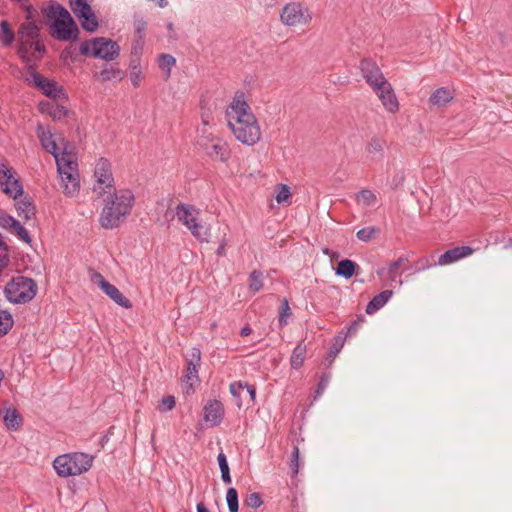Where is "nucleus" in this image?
Returning <instances> with one entry per match:
<instances>
[{
	"mask_svg": "<svg viewBox=\"0 0 512 512\" xmlns=\"http://www.w3.org/2000/svg\"><path fill=\"white\" fill-rule=\"evenodd\" d=\"M105 206L101 212L99 222L105 229H113L120 225L121 221L130 214L134 195L129 189H120L112 193V196L102 197Z\"/></svg>",
	"mask_w": 512,
	"mask_h": 512,
	"instance_id": "obj_1",
	"label": "nucleus"
},
{
	"mask_svg": "<svg viewBox=\"0 0 512 512\" xmlns=\"http://www.w3.org/2000/svg\"><path fill=\"white\" fill-rule=\"evenodd\" d=\"M47 18L51 21V35L60 41L77 38L79 29L70 13L63 6L51 5L47 10Z\"/></svg>",
	"mask_w": 512,
	"mask_h": 512,
	"instance_id": "obj_2",
	"label": "nucleus"
},
{
	"mask_svg": "<svg viewBox=\"0 0 512 512\" xmlns=\"http://www.w3.org/2000/svg\"><path fill=\"white\" fill-rule=\"evenodd\" d=\"M93 463V457L82 452L59 455L53 461V468L58 476L66 478L87 472Z\"/></svg>",
	"mask_w": 512,
	"mask_h": 512,
	"instance_id": "obj_3",
	"label": "nucleus"
},
{
	"mask_svg": "<svg viewBox=\"0 0 512 512\" xmlns=\"http://www.w3.org/2000/svg\"><path fill=\"white\" fill-rule=\"evenodd\" d=\"M57 171L61 180V188L65 195L75 196L80 190L79 173L75 156L64 152V157L57 158Z\"/></svg>",
	"mask_w": 512,
	"mask_h": 512,
	"instance_id": "obj_4",
	"label": "nucleus"
},
{
	"mask_svg": "<svg viewBox=\"0 0 512 512\" xmlns=\"http://www.w3.org/2000/svg\"><path fill=\"white\" fill-rule=\"evenodd\" d=\"M36 293V282L25 276L12 278L4 289L6 299L13 304L28 303L36 296Z\"/></svg>",
	"mask_w": 512,
	"mask_h": 512,
	"instance_id": "obj_5",
	"label": "nucleus"
},
{
	"mask_svg": "<svg viewBox=\"0 0 512 512\" xmlns=\"http://www.w3.org/2000/svg\"><path fill=\"white\" fill-rule=\"evenodd\" d=\"M178 221L201 242L208 241L209 229L198 222L199 210L193 205L181 203L175 209Z\"/></svg>",
	"mask_w": 512,
	"mask_h": 512,
	"instance_id": "obj_6",
	"label": "nucleus"
},
{
	"mask_svg": "<svg viewBox=\"0 0 512 512\" xmlns=\"http://www.w3.org/2000/svg\"><path fill=\"white\" fill-rule=\"evenodd\" d=\"M93 192L97 197L112 196L116 192L111 164L107 159L100 158L94 169Z\"/></svg>",
	"mask_w": 512,
	"mask_h": 512,
	"instance_id": "obj_7",
	"label": "nucleus"
},
{
	"mask_svg": "<svg viewBox=\"0 0 512 512\" xmlns=\"http://www.w3.org/2000/svg\"><path fill=\"white\" fill-rule=\"evenodd\" d=\"M280 21L287 27L306 26L312 21V12L302 3L292 1L281 9Z\"/></svg>",
	"mask_w": 512,
	"mask_h": 512,
	"instance_id": "obj_8",
	"label": "nucleus"
},
{
	"mask_svg": "<svg viewBox=\"0 0 512 512\" xmlns=\"http://www.w3.org/2000/svg\"><path fill=\"white\" fill-rule=\"evenodd\" d=\"M248 118V120L240 125L234 124V127L230 130L238 141L252 146L260 140L261 130L254 114L248 115Z\"/></svg>",
	"mask_w": 512,
	"mask_h": 512,
	"instance_id": "obj_9",
	"label": "nucleus"
},
{
	"mask_svg": "<svg viewBox=\"0 0 512 512\" xmlns=\"http://www.w3.org/2000/svg\"><path fill=\"white\" fill-rule=\"evenodd\" d=\"M0 186L2 191L14 200L21 197L24 192L16 171L4 161H0Z\"/></svg>",
	"mask_w": 512,
	"mask_h": 512,
	"instance_id": "obj_10",
	"label": "nucleus"
},
{
	"mask_svg": "<svg viewBox=\"0 0 512 512\" xmlns=\"http://www.w3.org/2000/svg\"><path fill=\"white\" fill-rule=\"evenodd\" d=\"M199 145L204 149L206 155L214 161L226 162L231 156L229 145L210 135H200Z\"/></svg>",
	"mask_w": 512,
	"mask_h": 512,
	"instance_id": "obj_11",
	"label": "nucleus"
},
{
	"mask_svg": "<svg viewBox=\"0 0 512 512\" xmlns=\"http://www.w3.org/2000/svg\"><path fill=\"white\" fill-rule=\"evenodd\" d=\"M252 111L248 103L244 99L243 93H237L230 105L226 109V119L228 127L231 129L234 124H242L248 120V115H252Z\"/></svg>",
	"mask_w": 512,
	"mask_h": 512,
	"instance_id": "obj_12",
	"label": "nucleus"
},
{
	"mask_svg": "<svg viewBox=\"0 0 512 512\" xmlns=\"http://www.w3.org/2000/svg\"><path fill=\"white\" fill-rule=\"evenodd\" d=\"M201 361V352L198 348H192L186 358V369L183 376V389L187 394L193 393L194 384L199 382L198 368Z\"/></svg>",
	"mask_w": 512,
	"mask_h": 512,
	"instance_id": "obj_13",
	"label": "nucleus"
},
{
	"mask_svg": "<svg viewBox=\"0 0 512 512\" xmlns=\"http://www.w3.org/2000/svg\"><path fill=\"white\" fill-rule=\"evenodd\" d=\"M72 12L81 21L84 30L94 32L98 27V21L87 0H69Z\"/></svg>",
	"mask_w": 512,
	"mask_h": 512,
	"instance_id": "obj_14",
	"label": "nucleus"
},
{
	"mask_svg": "<svg viewBox=\"0 0 512 512\" xmlns=\"http://www.w3.org/2000/svg\"><path fill=\"white\" fill-rule=\"evenodd\" d=\"M37 136L40 140V143L45 151L52 154L57 162V158L64 157V152L66 151L65 147H61L64 145V139L59 137L58 139L50 130H46L43 125H38L36 129Z\"/></svg>",
	"mask_w": 512,
	"mask_h": 512,
	"instance_id": "obj_15",
	"label": "nucleus"
},
{
	"mask_svg": "<svg viewBox=\"0 0 512 512\" xmlns=\"http://www.w3.org/2000/svg\"><path fill=\"white\" fill-rule=\"evenodd\" d=\"M27 21L22 23L18 30V37L20 39L19 54L21 58H25V54L28 52L27 43L30 40L37 39L39 36V28L37 24L32 20V11L27 9Z\"/></svg>",
	"mask_w": 512,
	"mask_h": 512,
	"instance_id": "obj_16",
	"label": "nucleus"
},
{
	"mask_svg": "<svg viewBox=\"0 0 512 512\" xmlns=\"http://www.w3.org/2000/svg\"><path fill=\"white\" fill-rule=\"evenodd\" d=\"M92 281L96 283L99 288L119 306L126 309L132 307L130 300L127 299L116 286L109 283L100 273L94 272L92 275Z\"/></svg>",
	"mask_w": 512,
	"mask_h": 512,
	"instance_id": "obj_17",
	"label": "nucleus"
},
{
	"mask_svg": "<svg viewBox=\"0 0 512 512\" xmlns=\"http://www.w3.org/2000/svg\"><path fill=\"white\" fill-rule=\"evenodd\" d=\"M119 46L116 42L106 38L92 40V54L94 57L112 61L119 55Z\"/></svg>",
	"mask_w": 512,
	"mask_h": 512,
	"instance_id": "obj_18",
	"label": "nucleus"
},
{
	"mask_svg": "<svg viewBox=\"0 0 512 512\" xmlns=\"http://www.w3.org/2000/svg\"><path fill=\"white\" fill-rule=\"evenodd\" d=\"M360 71L372 89L387 81L376 62L370 58L361 60Z\"/></svg>",
	"mask_w": 512,
	"mask_h": 512,
	"instance_id": "obj_19",
	"label": "nucleus"
},
{
	"mask_svg": "<svg viewBox=\"0 0 512 512\" xmlns=\"http://www.w3.org/2000/svg\"><path fill=\"white\" fill-rule=\"evenodd\" d=\"M224 417L223 404L218 400H209L203 407V420L207 427L218 426Z\"/></svg>",
	"mask_w": 512,
	"mask_h": 512,
	"instance_id": "obj_20",
	"label": "nucleus"
},
{
	"mask_svg": "<svg viewBox=\"0 0 512 512\" xmlns=\"http://www.w3.org/2000/svg\"><path fill=\"white\" fill-rule=\"evenodd\" d=\"M373 91L376 93L388 112L395 113L398 110V100L394 94L391 84L388 81H385L383 84L373 88Z\"/></svg>",
	"mask_w": 512,
	"mask_h": 512,
	"instance_id": "obj_21",
	"label": "nucleus"
},
{
	"mask_svg": "<svg viewBox=\"0 0 512 512\" xmlns=\"http://www.w3.org/2000/svg\"><path fill=\"white\" fill-rule=\"evenodd\" d=\"M0 226L26 243L31 241L28 231L20 224V222L2 210H0Z\"/></svg>",
	"mask_w": 512,
	"mask_h": 512,
	"instance_id": "obj_22",
	"label": "nucleus"
},
{
	"mask_svg": "<svg viewBox=\"0 0 512 512\" xmlns=\"http://www.w3.org/2000/svg\"><path fill=\"white\" fill-rule=\"evenodd\" d=\"M34 84L39 87L43 94L52 99H65L66 95L62 86H59L54 81H49L42 78L38 73H32Z\"/></svg>",
	"mask_w": 512,
	"mask_h": 512,
	"instance_id": "obj_23",
	"label": "nucleus"
},
{
	"mask_svg": "<svg viewBox=\"0 0 512 512\" xmlns=\"http://www.w3.org/2000/svg\"><path fill=\"white\" fill-rule=\"evenodd\" d=\"M474 252L470 246L454 247L447 250L438 259V265L445 266L470 256Z\"/></svg>",
	"mask_w": 512,
	"mask_h": 512,
	"instance_id": "obj_24",
	"label": "nucleus"
},
{
	"mask_svg": "<svg viewBox=\"0 0 512 512\" xmlns=\"http://www.w3.org/2000/svg\"><path fill=\"white\" fill-rule=\"evenodd\" d=\"M39 109L41 113H47L54 121H60L67 115V110L64 106L50 101H42L39 104Z\"/></svg>",
	"mask_w": 512,
	"mask_h": 512,
	"instance_id": "obj_25",
	"label": "nucleus"
},
{
	"mask_svg": "<svg viewBox=\"0 0 512 512\" xmlns=\"http://www.w3.org/2000/svg\"><path fill=\"white\" fill-rule=\"evenodd\" d=\"M393 292L391 290H384L381 293L373 297V299L366 306L367 314H374L381 309L388 300L392 297Z\"/></svg>",
	"mask_w": 512,
	"mask_h": 512,
	"instance_id": "obj_26",
	"label": "nucleus"
},
{
	"mask_svg": "<svg viewBox=\"0 0 512 512\" xmlns=\"http://www.w3.org/2000/svg\"><path fill=\"white\" fill-rule=\"evenodd\" d=\"M97 79L100 82H108V81H121L124 76L125 72L117 67H106L102 69L100 72H98L96 75Z\"/></svg>",
	"mask_w": 512,
	"mask_h": 512,
	"instance_id": "obj_27",
	"label": "nucleus"
},
{
	"mask_svg": "<svg viewBox=\"0 0 512 512\" xmlns=\"http://www.w3.org/2000/svg\"><path fill=\"white\" fill-rule=\"evenodd\" d=\"M15 201V207L20 217H23L25 220H30L34 217L35 207L28 198L25 197L20 200L17 198Z\"/></svg>",
	"mask_w": 512,
	"mask_h": 512,
	"instance_id": "obj_28",
	"label": "nucleus"
},
{
	"mask_svg": "<svg viewBox=\"0 0 512 512\" xmlns=\"http://www.w3.org/2000/svg\"><path fill=\"white\" fill-rule=\"evenodd\" d=\"M3 422L7 429L18 430L22 424V418L15 408H7L3 416Z\"/></svg>",
	"mask_w": 512,
	"mask_h": 512,
	"instance_id": "obj_29",
	"label": "nucleus"
},
{
	"mask_svg": "<svg viewBox=\"0 0 512 512\" xmlns=\"http://www.w3.org/2000/svg\"><path fill=\"white\" fill-rule=\"evenodd\" d=\"M453 98L452 92L444 87L438 88L430 97L433 105L444 106Z\"/></svg>",
	"mask_w": 512,
	"mask_h": 512,
	"instance_id": "obj_30",
	"label": "nucleus"
},
{
	"mask_svg": "<svg viewBox=\"0 0 512 512\" xmlns=\"http://www.w3.org/2000/svg\"><path fill=\"white\" fill-rule=\"evenodd\" d=\"M356 202L364 207H371L377 203L376 194L369 189H362L356 194Z\"/></svg>",
	"mask_w": 512,
	"mask_h": 512,
	"instance_id": "obj_31",
	"label": "nucleus"
},
{
	"mask_svg": "<svg viewBox=\"0 0 512 512\" xmlns=\"http://www.w3.org/2000/svg\"><path fill=\"white\" fill-rule=\"evenodd\" d=\"M306 357V346L303 343H299L293 350L290 364L292 368L299 369L305 360Z\"/></svg>",
	"mask_w": 512,
	"mask_h": 512,
	"instance_id": "obj_32",
	"label": "nucleus"
},
{
	"mask_svg": "<svg viewBox=\"0 0 512 512\" xmlns=\"http://www.w3.org/2000/svg\"><path fill=\"white\" fill-rule=\"evenodd\" d=\"M356 263L349 259L341 260L338 263L336 274L349 279L353 276L356 268Z\"/></svg>",
	"mask_w": 512,
	"mask_h": 512,
	"instance_id": "obj_33",
	"label": "nucleus"
},
{
	"mask_svg": "<svg viewBox=\"0 0 512 512\" xmlns=\"http://www.w3.org/2000/svg\"><path fill=\"white\" fill-rule=\"evenodd\" d=\"M407 261V258L400 257L396 261L390 263L388 267V277L392 282H398L399 285H402V281L399 279L401 276L400 268L404 262Z\"/></svg>",
	"mask_w": 512,
	"mask_h": 512,
	"instance_id": "obj_34",
	"label": "nucleus"
},
{
	"mask_svg": "<svg viewBox=\"0 0 512 512\" xmlns=\"http://www.w3.org/2000/svg\"><path fill=\"white\" fill-rule=\"evenodd\" d=\"M147 23L141 16H135L134 17V29L135 34L137 36L136 44L134 49L141 48L143 39H144V31L146 29Z\"/></svg>",
	"mask_w": 512,
	"mask_h": 512,
	"instance_id": "obj_35",
	"label": "nucleus"
},
{
	"mask_svg": "<svg viewBox=\"0 0 512 512\" xmlns=\"http://www.w3.org/2000/svg\"><path fill=\"white\" fill-rule=\"evenodd\" d=\"M176 60L170 54H161L158 59L159 68L164 72L165 79H168L171 74V69L175 65Z\"/></svg>",
	"mask_w": 512,
	"mask_h": 512,
	"instance_id": "obj_36",
	"label": "nucleus"
},
{
	"mask_svg": "<svg viewBox=\"0 0 512 512\" xmlns=\"http://www.w3.org/2000/svg\"><path fill=\"white\" fill-rule=\"evenodd\" d=\"M28 52L25 54V58H22L24 61L29 62L30 57L37 58L39 54H41L45 48L42 43L38 39L30 40L27 43Z\"/></svg>",
	"mask_w": 512,
	"mask_h": 512,
	"instance_id": "obj_37",
	"label": "nucleus"
},
{
	"mask_svg": "<svg viewBox=\"0 0 512 512\" xmlns=\"http://www.w3.org/2000/svg\"><path fill=\"white\" fill-rule=\"evenodd\" d=\"M14 40V32L6 20L0 23V41L5 46H9Z\"/></svg>",
	"mask_w": 512,
	"mask_h": 512,
	"instance_id": "obj_38",
	"label": "nucleus"
},
{
	"mask_svg": "<svg viewBox=\"0 0 512 512\" xmlns=\"http://www.w3.org/2000/svg\"><path fill=\"white\" fill-rule=\"evenodd\" d=\"M218 465L221 471V478L225 484L231 483L230 469L228 466L227 458L224 453H219L217 456Z\"/></svg>",
	"mask_w": 512,
	"mask_h": 512,
	"instance_id": "obj_39",
	"label": "nucleus"
},
{
	"mask_svg": "<svg viewBox=\"0 0 512 512\" xmlns=\"http://www.w3.org/2000/svg\"><path fill=\"white\" fill-rule=\"evenodd\" d=\"M12 315L5 310L0 311V337L6 335L13 326Z\"/></svg>",
	"mask_w": 512,
	"mask_h": 512,
	"instance_id": "obj_40",
	"label": "nucleus"
},
{
	"mask_svg": "<svg viewBox=\"0 0 512 512\" xmlns=\"http://www.w3.org/2000/svg\"><path fill=\"white\" fill-rule=\"evenodd\" d=\"M263 287V274L261 271L254 270L249 276V290L253 293L260 291Z\"/></svg>",
	"mask_w": 512,
	"mask_h": 512,
	"instance_id": "obj_41",
	"label": "nucleus"
},
{
	"mask_svg": "<svg viewBox=\"0 0 512 512\" xmlns=\"http://www.w3.org/2000/svg\"><path fill=\"white\" fill-rule=\"evenodd\" d=\"M379 229L375 226H369L357 231L356 237L363 242H369L379 234Z\"/></svg>",
	"mask_w": 512,
	"mask_h": 512,
	"instance_id": "obj_42",
	"label": "nucleus"
},
{
	"mask_svg": "<svg viewBox=\"0 0 512 512\" xmlns=\"http://www.w3.org/2000/svg\"><path fill=\"white\" fill-rule=\"evenodd\" d=\"M130 80L135 87L140 86L142 72L138 60H132L130 64Z\"/></svg>",
	"mask_w": 512,
	"mask_h": 512,
	"instance_id": "obj_43",
	"label": "nucleus"
},
{
	"mask_svg": "<svg viewBox=\"0 0 512 512\" xmlns=\"http://www.w3.org/2000/svg\"><path fill=\"white\" fill-rule=\"evenodd\" d=\"M229 512H238V493L235 488H229L226 493Z\"/></svg>",
	"mask_w": 512,
	"mask_h": 512,
	"instance_id": "obj_44",
	"label": "nucleus"
},
{
	"mask_svg": "<svg viewBox=\"0 0 512 512\" xmlns=\"http://www.w3.org/2000/svg\"><path fill=\"white\" fill-rule=\"evenodd\" d=\"M344 340H345V337L341 334L335 336L333 344L330 347L329 352H328V357L331 359V361L334 360V358L338 355V353L343 348Z\"/></svg>",
	"mask_w": 512,
	"mask_h": 512,
	"instance_id": "obj_45",
	"label": "nucleus"
},
{
	"mask_svg": "<svg viewBox=\"0 0 512 512\" xmlns=\"http://www.w3.org/2000/svg\"><path fill=\"white\" fill-rule=\"evenodd\" d=\"M384 149V142L380 139H372L367 147V153L372 158L380 155Z\"/></svg>",
	"mask_w": 512,
	"mask_h": 512,
	"instance_id": "obj_46",
	"label": "nucleus"
},
{
	"mask_svg": "<svg viewBox=\"0 0 512 512\" xmlns=\"http://www.w3.org/2000/svg\"><path fill=\"white\" fill-rule=\"evenodd\" d=\"M291 315V309L289 307V302L286 298L282 300V306L279 313V324L284 326L287 324V318Z\"/></svg>",
	"mask_w": 512,
	"mask_h": 512,
	"instance_id": "obj_47",
	"label": "nucleus"
},
{
	"mask_svg": "<svg viewBox=\"0 0 512 512\" xmlns=\"http://www.w3.org/2000/svg\"><path fill=\"white\" fill-rule=\"evenodd\" d=\"M244 503L246 506L257 509L262 505V499L258 493H250L246 496Z\"/></svg>",
	"mask_w": 512,
	"mask_h": 512,
	"instance_id": "obj_48",
	"label": "nucleus"
},
{
	"mask_svg": "<svg viewBox=\"0 0 512 512\" xmlns=\"http://www.w3.org/2000/svg\"><path fill=\"white\" fill-rule=\"evenodd\" d=\"M175 398L174 396L168 395L164 398H162L158 409L160 412H168L172 410L175 407Z\"/></svg>",
	"mask_w": 512,
	"mask_h": 512,
	"instance_id": "obj_49",
	"label": "nucleus"
},
{
	"mask_svg": "<svg viewBox=\"0 0 512 512\" xmlns=\"http://www.w3.org/2000/svg\"><path fill=\"white\" fill-rule=\"evenodd\" d=\"M331 375L330 373H325L321 376L320 381L318 383L317 389H316V397H319L323 394L324 390L329 384Z\"/></svg>",
	"mask_w": 512,
	"mask_h": 512,
	"instance_id": "obj_50",
	"label": "nucleus"
},
{
	"mask_svg": "<svg viewBox=\"0 0 512 512\" xmlns=\"http://www.w3.org/2000/svg\"><path fill=\"white\" fill-rule=\"evenodd\" d=\"M291 196L289 187L287 185H281L279 188V191L276 195V201L278 203H284L286 202Z\"/></svg>",
	"mask_w": 512,
	"mask_h": 512,
	"instance_id": "obj_51",
	"label": "nucleus"
},
{
	"mask_svg": "<svg viewBox=\"0 0 512 512\" xmlns=\"http://www.w3.org/2000/svg\"><path fill=\"white\" fill-rule=\"evenodd\" d=\"M290 467L292 469L293 476L296 475L299 471V448L297 446H294L293 448Z\"/></svg>",
	"mask_w": 512,
	"mask_h": 512,
	"instance_id": "obj_52",
	"label": "nucleus"
},
{
	"mask_svg": "<svg viewBox=\"0 0 512 512\" xmlns=\"http://www.w3.org/2000/svg\"><path fill=\"white\" fill-rule=\"evenodd\" d=\"M245 390V384L242 382H234L230 384V392L234 397L241 398Z\"/></svg>",
	"mask_w": 512,
	"mask_h": 512,
	"instance_id": "obj_53",
	"label": "nucleus"
},
{
	"mask_svg": "<svg viewBox=\"0 0 512 512\" xmlns=\"http://www.w3.org/2000/svg\"><path fill=\"white\" fill-rule=\"evenodd\" d=\"M9 261L7 245H0V271L8 265Z\"/></svg>",
	"mask_w": 512,
	"mask_h": 512,
	"instance_id": "obj_54",
	"label": "nucleus"
},
{
	"mask_svg": "<svg viewBox=\"0 0 512 512\" xmlns=\"http://www.w3.org/2000/svg\"><path fill=\"white\" fill-rule=\"evenodd\" d=\"M405 176L403 172L396 173L389 182L391 188L396 189L404 182Z\"/></svg>",
	"mask_w": 512,
	"mask_h": 512,
	"instance_id": "obj_55",
	"label": "nucleus"
},
{
	"mask_svg": "<svg viewBox=\"0 0 512 512\" xmlns=\"http://www.w3.org/2000/svg\"><path fill=\"white\" fill-rule=\"evenodd\" d=\"M363 321H364V318H363V317H360V318H358L357 320H354V321L350 324V326H349V328H348L347 336H352V335H354V334L357 332V330L359 329L360 325L363 323Z\"/></svg>",
	"mask_w": 512,
	"mask_h": 512,
	"instance_id": "obj_56",
	"label": "nucleus"
},
{
	"mask_svg": "<svg viewBox=\"0 0 512 512\" xmlns=\"http://www.w3.org/2000/svg\"><path fill=\"white\" fill-rule=\"evenodd\" d=\"M210 121H211V115L209 113L202 114V124H203V127L200 128V130H199L201 135H210L208 133V129H207V126L210 124Z\"/></svg>",
	"mask_w": 512,
	"mask_h": 512,
	"instance_id": "obj_57",
	"label": "nucleus"
},
{
	"mask_svg": "<svg viewBox=\"0 0 512 512\" xmlns=\"http://www.w3.org/2000/svg\"><path fill=\"white\" fill-rule=\"evenodd\" d=\"M92 50V41H86L80 44V52L82 55H88Z\"/></svg>",
	"mask_w": 512,
	"mask_h": 512,
	"instance_id": "obj_58",
	"label": "nucleus"
},
{
	"mask_svg": "<svg viewBox=\"0 0 512 512\" xmlns=\"http://www.w3.org/2000/svg\"><path fill=\"white\" fill-rule=\"evenodd\" d=\"M245 390L249 394L251 401H254L256 394L255 388L245 383Z\"/></svg>",
	"mask_w": 512,
	"mask_h": 512,
	"instance_id": "obj_59",
	"label": "nucleus"
},
{
	"mask_svg": "<svg viewBox=\"0 0 512 512\" xmlns=\"http://www.w3.org/2000/svg\"><path fill=\"white\" fill-rule=\"evenodd\" d=\"M225 246H226V243H225V241L223 240V241L220 243V245H219V247H218V249H217V251H216V254H217L218 256H225V254H226Z\"/></svg>",
	"mask_w": 512,
	"mask_h": 512,
	"instance_id": "obj_60",
	"label": "nucleus"
},
{
	"mask_svg": "<svg viewBox=\"0 0 512 512\" xmlns=\"http://www.w3.org/2000/svg\"><path fill=\"white\" fill-rule=\"evenodd\" d=\"M251 332H252L251 328H250L249 326H245V327H243V328L241 329L240 334H241L242 336H248V335H250V334H251Z\"/></svg>",
	"mask_w": 512,
	"mask_h": 512,
	"instance_id": "obj_61",
	"label": "nucleus"
},
{
	"mask_svg": "<svg viewBox=\"0 0 512 512\" xmlns=\"http://www.w3.org/2000/svg\"><path fill=\"white\" fill-rule=\"evenodd\" d=\"M197 512H209L203 503L197 504Z\"/></svg>",
	"mask_w": 512,
	"mask_h": 512,
	"instance_id": "obj_62",
	"label": "nucleus"
},
{
	"mask_svg": "<svg viewBox=\"0 0 512 512\" xmlns=\"http://www.w3.org/2000/svg\"><path fill=\"white\" fill-rule=\"evenodd\" d=\"M428 267H430V265H421V266H419V267L417 268V270H418V271H420V270H424V269H426V268H428Z\"/></svg>",
	"mask_w": 512,
	"mask_h": 512,
	"instance_id": "obj_63",
	"label": "nucleus"
},
{
	"mask_svg": "<svg viewBox=\"0 0 512 512\" xmlns=\"http://www.w3.org/2000/svg\"><path fill=\"white\" fill-rule=\"evenodd\" d=\"M167 28H168V30H169V31H172V30H173V24H172V23H169V24L167 25Z\"/></svg>",
	"mask_w": 512,
	"mask_h": 512,
	"instance_id": "obj_64",
	"label": "nucleus"
}]
</instances>
